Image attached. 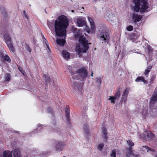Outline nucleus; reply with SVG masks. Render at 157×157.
I'll use <instances>...</instances> for the list:
<instances>
[{"instance_id": "f257e3e1", "label": "nucleus", "mask_w": 157, "mask_h": 157, "mask_svg": "<svg viewBox=\"0 0 157 157\" xmlns=\"http://www.w3.org/2000/svg\"><path fill=\"white\" fill-rule=\"evenodd\" d=\"M68 21L66 16L62 15L59 17L55 22L54 28L56 36L62 38H56V42L58 45L63 46L65 43L66 30L68 25Z\"/></svg>"}, {"instance_id": "f03ea898", "label": "nucleus", "mask_w": 157, "mask_h": 157, "mask_svg": "<svg viewBox=\"0 0 157 157\" xmlns=\"http://www.w3.org/2000/svg\"><path fill=\"white\" fill-rule=\"evenodd\" d=\"M72 32L74 34L73 38L76 40H78L80 43L76 44L75 51L78 53L86 52L88 49L87 41L84 36L81 35V32L77 28H73Z\"/></svg>"}, {"instance_id": "7ed1b4c3", "label": "nucleus", "mask_w": 157, "mask_h": 157, "mask_svg": "<svg viewBox=\"0 0 157 157\" xmlns=\"http://www.w3.org/2000/svg\"><path fill=\"white\" fill-rule=\"evenodd\" d=\"M134 4L133 10L141 14L149 11L147 0H133Z\"/></svg>"}, {"instance_id": "20e7f679", "label": "nucleus", "mask_w": 157, "mask_h": 157, "mask_svg": "<svg viewBox=\"0 0 157 157\" xmlns=\"http://www.w3.org/2000/svg\"><path fill=\"white\" fill-rule=\"evenodd\" d=\"M88 75L87 70L84 67H79L76 70L74 69L72 71V75L73 78L81 81L85 80Z\"/></svg>"}, {"instance_id": "39448f33", "label": "nucleus", "mask_w": 157, "mask_h": 157, "mask_svg": "<svg viewBox=\"0 0 157 157\" xmlns=\"http://www.w3.org/2000/svg\"><path fill=\"white\" fill-rule=\"evenodd\" d=\"M104 18L112 24L115 21L117 17L114 14L111 12L110 10L107 9L106 10L104 13Z\"/></svg>"}, {"instance_id": "423d86ee", "label": "nucleus", "mask_w": 157, "mask_h": 157, "mask_svg": "<svg viewBox=\"0 0 157 157\" xmlns=\"http://www.w3.org/2000/svg\"><path fill=\"white\" fill-rule=\"evenodd\" d=\"M99 39L102 43L108 44L110 39L109 33L105 30H102L99 36Z\"/></svg>"}, {"instance_id": "0eeeda50", "label": "nucleus", "mask_w": 157, "mask_h": 157, "mask_svg": "<svg viewBox=\"0 0 157 157\" xmlns=\"http://www.w3.org/2000/svg\"><path fill=\"white\" fill-rule=\"evenodd\" d=\"M74 21L77 26L82 27L86 25V18L83 16H76L74 18Z\"/></svg>"}, {"instance_id": "6e6552de", "label": "nucleus", "mask_w": 157, "mask_h": 157, "mask_svg": "<svg viewBox=\"0 0 157 157\" xmlns=\"http://www.w3.org/2000/svg\"><path fill=\"white\" fill-rule=\"evenodd\" d=\"M142 17L140 15L133 13L132 14L131 21L134 23L139 22L142 19Z\"/></svg>"}, {"instance_id": "1a4fd4ad", "label": "nucleus", "mask_w": 157, "mask_h": 157, "mask_svg": "<svg viewBox=\"0 0 157 157\" xmlns=\"http://www.w3.org/2000/svg\"><path fill=\"white\" fill-rule=\"evenodd\" d=\"M154 136V135L153 133L149 131H147L142 136L140 135L139 138L145 140L147 137H148L149 139H151L153 138Z\"/></svg>"}, {"instance_id": "9d476101", "label": "nucleus", "mask_w": 157, "mask_h": 157, "mask_svg": "<svg viewBox=\"0 0 157 157\" xmlns=\"http://www.w3.org/2000/svg\"><path fill=\"white\" fill-rule=\"evenodd\" d=\"M87 19L88 21L90 23L91 33H94L96 30L94 23L93 19L90 17L88 16L87 17Z\"/></svg>"}, {"instance_id": "9b49d317", "label": "nucleus", "mask_w": 157, "mask_h": 157, "mask_svg": "<svg viewBox=\"0 0 157 157\" xmlns=\"http://www.w3.org/2000/svg\"><path fill=\"white\" fill-rule=\"evenodd\" d=\"M132 148H130L129 152L126 154L127 157H140V155L135 153L132 150Z\"/></svg>"}, {"instance_id": "f8f14e48", "label": "nucleus", "mask_w": 157, "mask_h": 157, "mask_svg": "<svg viewBox=\"0 0 157 157\" xmlns=\"http://www.w3.org/2000/svg\"><path fill=\"white\" fill-rule=\"evenodd\" d=\"M157 100V90H156L154 92L152 96L150 99V103L154 104Z\"/></svg>"}, {"instance_id": "ddd939ff", "label": "nucleus", "mask_w": 157, "mask_h": 157, "mask_svg": "<svg viewBox=\"0 0 157 157\" xmlns=\"http://www.w3.org/2000/svg\"><path fill=\"white\" fill-rule=\"evenodd\" d=\"M13 157H21V151L18 148H15L13 151Z\"/></svg>"}, {"instance_id": "4468645a", "label": "nucleus", "mask_w": 157, "mask_h": 157, "mask_svg": "<svg viewBox=\"0 0 157 157\" xmlns=\"http://www.w3.org/2000/svg\"><path fill=\"white\" fill-rule=\"evenodd\" d=\"M65 145L64 143L62 142H59L56 146V150L58 151H61L64 147Z\"/></svg>"}, {"instance_id": "2eb2a0df", "label": "nucleus", "mask_w": 157, "mask_h": 157, "mask_svg": "<svg viewBox=\"0 0 157 157\" xmlns=\"http://www.w3.org/2000/svg\"><path fill=\"white\" fill-rule=\"evenodd\" d=\"M62 55L64 59L66 60H68L70 58V53L66 50L63 51Z\"/></svg>"}, {"instance_id": "dca6fc26", "label": "nucleus", "mask_w": 157, "mask_h": 157, "mask_svg": "<svg viewBox=\"0 0 157 157\" xmlns=\"http://www.w3.org/2000/svg\"><path fill=\"white\" fill-rule=\"evenodd\" d=\"M12 152L9 151H5L3 153L4 157H12Z\"/></svg>"}, {"instance_id": "f3484780", "label": "nucleus", "mask_w": 157, "mask_h": 157, "mask_svg": "<svg viewBox=\"0 0 157 157\" xmlns=\"http://www.w3.org/2000/svg\"><path fill=\"white\" fill-rule=\"evenodd\" d=\"M120 151L117 149L113 150L111 154V156L112 157H116V155L119 154Z\"/></svg>"}, {"instance_id": "a211bd4d", "label": "nucleus", "mask_w": 157, "mask_h": 157, "mask_svg": "<svg viewBox=\"0 0 157 157\" xmlns=\"http://www.w3.org/2000/svg\"><path fill=\"white\" fill-rule=\"evenodd\" d=\"M0 56L1 57V59L2 60V58L3 57L5 61H7L8 62H10L11 59L8 56L6 55L5 56H3L4 55L0 53Z\"/></svg>"}, {"instance_id": "6ab92c4d", "label": "nucleus", "mask_w": 157, "mask_h": 157, "mask_svg": "<svg viewBox=\"0 0 157 157\" xmlns=\"http://www.w3.org/2000/svg\"><path fill=\"white\" fill-rule=\"evenodd\" d=\"M135 81L136 82L142 81L144 84L147 83V81L145 80L144 77L142 76L137 77Z\"/></svg>"}, {"instance_id": "aec40b11", "label": "nucleus", "mask_w": 157, "mask_h": 157, "mask_svg": "<svg viewBox=\"0 0 157 157\" xmlns=\"http://www.w3.org/2000/svg\"><path fill=\"white\" fill-rule=\"evenodd\" d=\"M141 149L144 152H148L149 150L151 151V149H149L148 147L146 146H143L141 147Z\"/></svg>"}, {"instance_id": "412c9836", "label": "nucleus", "mask_w": 157, "mask_h": 157, "mask_svg": "<svg viewBox=\"0 0 157 157\" xmlns=\"http://www.w3.org/2000/svg\"><path fill=\"white\" fill-rule=\"evenodd\" d=\"M4 39L7 44L11 43V38L10 36H4Z\"/></svg>"}, {"instance_id": "4be33fe9", "label": "nucleus", "mask_w": 157, "mask_h": 157, "mask_svg": "<svg viewBox=\"0 0 157 157\" xmlns=\"http://www.w3.org/2000/svg\"><path fill=\"white\" fill-rule=\"evenodd\" d=\"M129 93V90L127 89H126L122 94V98H127Z\"/></svg>"}, {"instance_id": "5701e85b", "label": "nucleus", "mask_w": 157, "mask_h": 157, "mask_svg": "<svg viewBox=\"0 0 157 157\" xmlns=\"http://www.w3.org/2000/svg\"><path fill=\"white\" fill-rule=\"evenodd\" d=\"M104 146L103 143L98 144L97 145V149L99 151H101Z\"/></svg>"}, {"instance_id": "b1692460", "label": "nucleus", "mask_w": 157, "mask_h": 157, "mask_svg": "<svg viewBox=\"0 0 157 157\" xmlns=\"http://www.w3.org/2000/svg\"><path fill=\"white\" fill-rule=\"evenodd\" d=\"M7 45L10 52H13L14 51L13 46L11 43L7 44Z\"/></svg>"}, {"instance_id": "393cba45", "label": "nucleus", "mask_w": 157, "mask_h": 157, "mask_svg": "<svg viewBox=\"0 0 157 157\" xmlns=\"http://www.w3.org/2000/svg\"><path fill=\"white\" fill-rule=\"evenodd\" d=\"M84 26H85L84 30L85 31L89 34H90V33H91V28L90 29L89 27L87 25L86 23V25H84Z\"/></svg>"}, {"instance_id": "a878e982", "label": "nucleus", "mask_w": 157, "mask_h": 157, "mask_svg": "<svg viewBox=\"0 0 157 157\" xmlns=\"http://www.w3.org/2000/svg\"><path fill=\"white\" fill-rule=\"evenodd\" d=\"M102 131H103L102 133H103V136L104 137V139L106 140L107 138V133L106 132V131L105 128H103Z\"/></svg>"}, {"instance_id": "bb28decb", "label": "nucleus", "mask_w": 157, "mask_h": 157, "mask_svg": "<svg viewBox=\"0 0 157 157\" xmlns=\"http://www.w3.org/2000/svg\"><path fill=\"white\" fill-rule=\"evenodd\" d=\"M5 79L6 81L9 82L10 80L11 77L10 75L8 74H6L5 75Z\"/></svg>"}, {"instance_id": "cd10ccee", "label": "nucleus", "mask_w": 157, "mask_h": 157, "mask_svg": "<svg viewBox=\"0 0 157 157\" xmlns=\"http://www.w3.org/2000/svg\"><path fill=\"white\" fill-rule=\"evenodd\" d=\"M127 144L129 147H132L134 146V144L131 140H128L127 141Z\"/></svg>"}, {"instance_id": "c85d7f7f", "label": "nucleus", "mask_w": 157, "mask_h": 157, "mask_svg": "<svg viewBox=\"0 0 157 157\" xmlns=\"http://www.w3.org/2000/svg\"><path fill=\"white\" fill-rule=\"evenodd\" d=\"M116 99V97H114L113 96H109V98L108 99V100H110L111 102L114 104L115 103L114 100Z\"/></svg>"}, {"instance_id": "c756f323", "label": "nucleus", "mask_w": 157, "mask_h": 157, "mask_svg": "<svg viewBox=\"0 0 157 157\" xmlns=\"http://www.w3.org/2000/svg\"><path fill=\"white\" fill-rule=\"evenodd\" d=\"M148 114V112L147 110H144L142 113V115L143 116L144 118H146Z\"/></svg>"}, {"instance_id": "7c9ffc66", "label": "nucleus", "mask_w": 157, "mask_h": 157, "mask_svg": "<svg viewBox=\"0 0 157 157\" xmlns=\"http://www.w3.org/2000/svg\"><path fill=\"white\" fill-rule=\"evenodd\" d=\"M66 115L67 118H69L70 115V111L66 107L65 108Z\"/></svg>"}, {"instance_id": "2f4dec72", "label": "nucleus", "mask_w": 157, "mask_h": 157, "mask_svg": "<svg viewBox=\"0 0 157 157\" xmlns=\"http://www.w3.org/2000/svg\"><path fill=\"white\" fill-rule=\"evenodd\" d=\"M133 28L132 26L129 25L127 27L126 29L128 31H131L133 30Z\"/></svg>"}, {"instance_id": "473e14b6", "label": "nucleus", "mask_w": 157, "mask_h": 157, "mask_svg": "<svg viewBox=\"0 0 157 157\" xmlns=\"http://www.w3.org/2000/svg\"><path fill=\"white\" fill-rule=\"evenodd\" d=\"M120 91L119 90L115 94V96L114 97H116L117 98H119L120 97Z\"/></svg>"}, {"instance_id": "72a5a7b5", "label": "nucleus", "mask_w": 157, "mask_h": 157, "mask_svg": "<svg viewBox=\"0 0 157 157\" xmlns=\"http://www.w3.org/2000/svg\"><path fill=\"white\" fill-rule=\"evenodd\" d=\"M155 78V75H153L152 76L151 78V82H153Z\"/></svg>"}, {"instance_id": "f704fd0d", "label": "nucleus", "mask_w": 157, "mask_h": 157, "mask_svg": "<svg viewBox=\"0 0 157 157\" xmlns=\"http://www.w3.org/2000/svg\"><path fill=\"white\" fill-rule=\"evenodd\" d=\"M122 101L124 102V104H125L126 101H127L126 98H122Z\"/></svg>"}, {"instance_id": "c9c22d12", "label": "nucleus", "mask_w": 157, "mask_h": 157, "mask_svg": "<svg viewBox=\"0 0 157 157\" xmlns=\"http://www.w3.org/2000/svg\"><path fill=\"white\" fill-rule=\"evenodd\" d=\"M150 70L146 69L145 71V72L144 73L145 75H146V74H147L149 72Z\"/></svg>"}, {"instance_id": "e433bc0d", "label": "nucleus", "mask_w": 157, "mask_h": 157, "mask_svg": "<svg viewBox=\"0 0 157 157\" xmlns=\"http://www.w3.org/2000/svg\"><path fill=\"white\" fill-rule=\"evenodd\" d=\"M19 70H20V71L22 73V74L24 75H25V73L23 72L22 71V68H21V67H19Z\"/></svg>"}, {"instance_id": "4c0bfd02", "label": "nucleus", "mask_w": 157, "mask_h": 157, "mask_svg": "<svg viewBox=\"0 0 157 157\" xmlns=\"http://www.w3.org/2000/svg\"><path fill=\"white\" fill-rule=\"evenodd\" d=\"M24 17L27 18V19H28V16L26 14V12H25V11H24Z\"/></svg>"}, {"instance_id": "58836bf2", "label": "nucleus", "mask_w": 157, "mask_h": 157, "mask_svg": "<svg viewBox=\"0 0 157 157\" xmlns=\"http://www.w3.org/2000/svg\"><path fill=\"white\" fill-rule=\"evenodd\" d=\"M97 81L99 84H101V79L100 78H97Z\"/></svg>"}, {"instance_id": "ea45409f", "label": "nucleus", "mask_w": 157, "mask_h": 157, "mask_svg": "<svg viewBox=\"0 0 157 157\" xmlns=\"http://www.w3.org/2000/svg\"><path fill=\"white\" fill-rule=\"evenodd\" d=\"M151 68H152V66H149L147 67V69L150 70L151 69Z\"/></svg>"}, {"instance_id": "a19ab883", "label": "nucleus", "mask_w": 157, "mask_h": 157, "mask_svg": "<svg viewBox=\"0 0 157 157\" xmlns=\"http://www.w3.org/2000/svg\"><path fill=\"white\" fill-rule=\"evenodd\" d=\"M47 24H48V26H51V24L52 25V24L51 23H50V22H48L47 23Z\"/></svg>"}, {"instance_id": "79ce46f5", "label": "nucleus", "mask_w": 157, "mask_h": 157, "mask_svg": "<svg viewBox=\"0 0 157 157\" xmlns=\"http://www.w3.org/2000/svg\"><path fill=\"white\" fill-rule=\"evenodd\" d=\"M28 51L30 52H31V49L30 48H29Z\"/></svg>"}, {"instance_id": "37998d69", "label": "nucleus", "mask_w": 157, "mask_h": 157, "mask_svg": "<svg viewBox=\"0 0 157 157\" xmlns=\"http://www.w3.org/2000/svg\"><path fill=\"white\" fill-rule=\"evenodd\" d=\"M93 72H92L90 75L91 76H93Z\"/></svg>"}, {"instance_id": "c03bdc74", "label": "nucleus", "mask_w": 157, "mask_h": 157, "mask_svg": "<svg viewBox=\"0 0 157 157\" xmlns=\"http://www.w3.org/2000/svg\"><path fill=\"white\" fill-rule=\"evenodd\" d=\"M47 48H48V49L49 50V46L48 45H47Z\"/></svg>"}, {"instance_id": "a18cd8bd", "label": "nucleus", "mask_w": 157, "mask_h": 157, "mask_svg": "<svg viewBox=\"0 0 157 157\" xmlns=\"http://www.w3.org/2000/svg\"><path fill=\"white\" fill-rule=\"evenodd\" d=\"M40 129V127H39V128H37V130H39Z\"/></svg>"}, {"instance_id": "49530a36", "label": "nucleus", "mask_w": 157, "mask_h": 157, "mask_svg": "<svg viewBox=\"0 0 157 157\" xmlns=\"http://www.w3.org/2000/svg\"><path fill=\"white\" fill-rule=\"evenodd\" d=\"M71 12L72 13L74 12V11L73 10H71Z\"/></svg>"}, {"instance_id": "de8ad7c7", "label": "nucleus", "mask_w": 157, "mask_h": 157, "mask_svg": "<svg viewBox=\"0 0 157 157\" xmlns=\"http://www.w3.org/2000/svg\"><path fill=\"white\" fill-rule=\"evenodd\" d=\"M82 9H84V8L83 7H82Z\"/></svg>"}, {"instance_id": "09e8293b", "label": "nucleus", "mask_w": 157, "mask_h": 157, "mask_svg": "<svg viewBox=\"0 0 157 157\" xmlns=\"http://www.w3.org/2000/svg\"><path fill=\"white\" fill-rule=\"evenodd\" d=\"M27 157V156H25V157Z\"/></svg>"}]
</instances>
